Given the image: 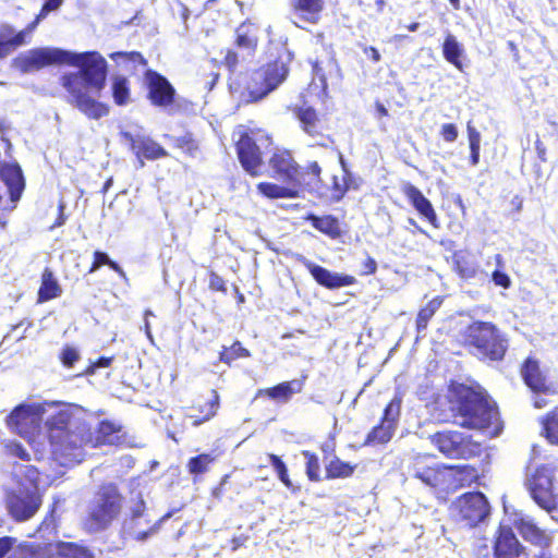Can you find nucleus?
<instances>
[{"label": "nucleus", "instance_id": "nucleus-1", "mask_svg": "<svg viewBox=\"0 0 558 558\" xmlns=\"http://www.w3.org/2000/svg\"><path fill=\"white\" fill-rule=\"evenodd\" d=\"M24 73L49 64L76 65L80 70L62 76V85L70 94L69 102L89 119L108 114V107L95 99L106 85L107 62L98 52L76 53L60 48H36L14 60Z\"/></svg>", "mask_w": 558, "mask_h": 558}, {"label": "nucleus", "instance_id": "nucleus-2", "mask_svg": "<svg viewBox=\"0 0 558 558\" xmlns=\"http://www.w3.org/2000/svg\"><path fill=\"white\" fill-rule=\"evenodd\" d=\"M50 408L57 409L46 418L52 459L62 466L81 463L93 442L83 410L74 405Z\"/></svg>", "mask_w": 558, "mask_h": 558}, {"label": "nucleus", "instance_id": "nucleus-3", "mask_svg": "<svg viewBox=\"0 0 558 558\" xmlns=\"http://www.w3.org/2000/svg\"><path fill=\"white\" fill-rule=\"evenodd\" d=\"M289 61L288 54L286 60L280 57L275 62L254 71L248 78L242 74L230 77V92L246 104L263 99L287 78Z\"/></svg>", "mask_w": 558, "mask_h": 558}, {"label": "nucleus", "instance_id": "nucleus-4", "mask_svg": "<svg viewBox=\"0 0 558 558\" xmlns=\"http://www.w3.org/2000/svg\"><path fill=\"white\" fill-rule=\"evenodd\" d=\"M452 410L457 412L456 423L465 428L484 429L498 421V412L488 396L466 386L456 391Z\"/></svg>", "mask_w": 558, "mask_h": 558}, {"label": "nucleus", "instance_id": "nucleus-5", "mask_svg": "<svg viewBox=\"0 0 558 558\" xmlns=\"http://www.w3.org/2000/svg\"><path fill=\"white\" fill-rule=\"evenodd\" d=\"M464 341L475 349L476 354L490 361L504 359L508 349V339L492 323L476 320L464 331Z\"/></svg>", "mask_w": 558, "mask_h": 558}, {"label": "nucleus", "instance_id": "nucleus-6", "mask_svg": "<svg viewBox=\"0 0 558 558\" xmlns=\"http://www.w3.org/2000/svg\"><path fill=\"white\" fill-rule=\"evenodd\" d=\"M121 506L118 488L112 484L101 486L88 504L85 529L90 533L106 530L120 513Z\"/></svg>", "mask_w": 558, "mask_h": 558}, {"label": "nucleus", "instance_id": "nucleus-7", "mask_svg": "<svg viewBox=\"0 0 558 558\" xmlns=\"http://www.w3.org/2000/svg\"><path fill=\"white\" fill-rule=\"evenodd\" d=\"M51 405L60 407L56 403L33 407L21 404L7 417V425L11 432L32 440L39 433L43 421L57 411L56 408H50Z\"/></svg>", "mask_w": 558, "mask_h": 558}, {"label": "nucleus", "instance_id": "nucleus-8", "mask_svg": "<svg viewBox=\"0 0 558 558\" xmlns=\"http://www.w3.org/2000/svg\"><path fill=\"white\" fill-rule=\"evenodd\" d=\"M7 508L16 521L31 519L40 507V498L35 483L27 478L17 482L15 487L7 490Z\"/></svg>", "mask_w": 558, "mask_h": 558}, {"label": "nucleus", "instance_id": "nucleus-9", "mask_svg": "<svg viewBox=\"0 0 558 558\" xmlns=\"http://www.w3.org/2000/svg\"><path fill=\"white\" fill-rule=\"evenodd\" d=\"M451 511L458 522L473 527L487 519L490 508L484 494L474 492L459 497L453 502Z\"/></svg>", "mask_w": 558, "mask_h": 558}, {"label": "nucleus", "instance_id": "nucleus-10", "mask_svg": "<svg viewBox=\"0 0 558 558\" xmlns=\"http://www.w3.org/2000/svg\"><path fill=\"white\" fill-rule=\"evenodd\" d=\"M526 486L533 500L541 508H551L558 502V484L555 481L554 470L543 465L527 477Z\"/></svg>", "mask_w": 558, "mask_h": 558}, {"label": "nucleus", "instance_id": "nucleus-11", "mask_svg": "<svg viewBox=\"0 0 558 558\" xmlns=\"http://www.w3.org/2000/svg\"><path fill=\"white\" fill-rule=\"evenodd\" d=\"M430 441L444 456L451 459H466L474 452L470 436L458 430L437 432L430 436Z\"/></svg>", "mask_w": 558, "mask_h": 558}, {"label": "nucleus", "instance_id": "nucleus-12", "mask_svg": "<svg viewBox=\"0 0 558 558\" xmlns=\"http://www.w3.org/2000/svg\"><path fill=\"white\" fill-rule=\"evenodd\" d=\"M130 512L131 517L125 521L124 524L125 532L134 539L141 542L146 541L151 534L156 533L161 522L170 518L169 513L163 515L158 521H156L153 526H149L148 531L140 529L137 526L138 520L144 519L146 525H149L153 521L149 511L146 509L145 501L141 496H138L136 500L132 501V505L130 506Z\"/></svg>", "mask_w": 558, "mask_h": 558}, {"label": "nucleus", "instance_id": "nucleus-13", "mask_svg": "<svg viewBox=\"0 0 558 558\" xmlns=\"http://www.w3.org/2000/svg\"><path fill=\"white\" fill-rule=\"evenodd\" d=\"M410 472L413 477L420 480L422 483L429 487L440 486L450 475L448 469H441L429 457L416 456L410 466Z\"/></svg>", "mask_w": 558, "mask_h": 558}, {"label": "nucleus", "instance_id": "nucleus-14", "mask_svg": "<svg viewBox=\"0 0 558 558\" xmlns=\"http://www.w3.org/2000/svg\"><path fill=\"white\" fill-rule=\"evenodd\" d=\"M269 163L279 180L289 185L302 186L304 174L289 151H275Z\"/></svg>", "mask_w": 558, "mask_h": 558}, {"label": "nucleus", "instance_id": "nucleus-15", "mask_svg": "<svg viewBox=\"0 0 558 558\" xmlns=\"http://www.w3.org/2000/svg\"><path fill=\"white\" fill-rule=\"evenodd\" d=\"M258 140L244 133L236 143L239 160L246 172L257 175L262 166V151Z\"/></svg>", "mask_w": 558, "mask_h": 558}, {"label": "nucleus", "instance_id": "nucleus-16", "mask_svg": "<svg viewBox=\"0 0 558 558\" xmlns=\"http://www.w3.org/2000/svg\"><path fill=\"white\" fill-rule=\"evenodd\" d=\"M145 83L148 87L149 99L154 105L166 107L173 101L175 90L165 76L156 71L147 70Z\"/></svg>", "mask_w": 558, "mask_h": 558}, {"label": "nucleus", "instance_id": "nucleus-17", "mask_svg": "<svg viewBox=\"0 0 558 558\" xmlns=\"http://www.w3.org/2000/svg\"><path fill=\"white\" fill-rule=\"evenodd\" d=\"M324 9V0H290V21L303 28L301 23L316 24Z\"/></svg>", "mask_w": 558, "mask_h": 558}, {"label": "nucleus", "instance_id": "nucleus-18", "mask_svg": "<svg viewBox=\"0 0 558 558\" xmlns=\"http://www.w3.org/2000/svg\"><path fill=\"white\" fill-rule=\"evenodd\" d=\"M302 264L306 267V269L311 272L313 278L325 288L328 289H337L341 287L351 286L355 282L354 277L349 275H340L338 272H332L327 268H324L319 265H316L308 260L305 257L300 259Z\"/></svg>", "mask_w": 558, "mask_h": 558}, {"label": "nucleus", "instance_id": "nucleus-19", "mask_svg": "<svg viewBox=\"0 0 558 558\" xmlns=\"http://www.w3.org/2000/svg\"><path fill=\"white\" fill-rule=\"evenodd\" d=\"M121 135L130 143L131 149L137 157L143 156L146 159L156 160L168 156L167 150L149 137L134 135L130 132H122Z\"/></svg>", "mask_w": 558, "mask_h": 558}, {"label": "nucleus", "instance_id": "nucleus-20", "mask_svg": "<svg viewBox=\"0 0 558 558\" xmlns=\"http://www.w3.org/2000/svg\"><path fill=\"white\" fill-rule=\"evenodd\" d=\"M525 553V548L520 545L511 527L500 525L495 543L496 558H522Z\"/></svg>", "mask_w": 558, "mask_h": 558}, {"label": "nucleus", "instance_id": "nucleus-21", "mask_svg": "<svg viewBox=\"0 0 558 558\" xmlns=\"http://www.w3.org/2000/svg\"><path fill=\"white\" fill-rule=\"evenodd\" d=\"M0 179L8 186L11 201H19L23 190L25 189V180L21 167L17 163L1 165Z\"/></svg>", "mask_w": 558, "mask_h": 558}, {"label": "nucleus", "instance_id": "nucleus-22", "mask_svg": "<svg viewBox=\"0 0 558 558\" xmlns=\"http://www.w3.org/2000/svg\"><path fill=\"white\" fill-rule=\"evenodd\" d=\"M403 192L413 207L425 217L434 227L437 225V215L432 203L423 195V193L413 184L407 183Z\"/></svg>", "mask_w": 558, "mask_h": 558}, {"label": "nucleus", "instance_id": "nucleus-23", "mask_svg": "<svg viewBox=\"0 0 558 558\" xmlns=\"http://www.w3.org/2000/svg\"><path fill=\"white\" fill-rule=\"evenodd\" d=\"M522 376L525 384L534 392H550V386L547 384L546 378L543 376L537 361L527 359L522 367Z\"/></svg>", "mask_w": 558, "mask_h": 558}, {"label": "nucleus", "instance_id": "nucleus-24", "mask_svg": "<svg viewBox=\"0 0 558 558\" xmlns=\"http://www.w3.org/2000/svg\"><path fill=\"white\" fill-rule=\"evenodd\" d=\"M47 545L36 542H22L10 548L9 558H48Z\"/></svg>", "mask_w": 558, "mask_h": 558}, {"label": "nucleus", "instance_id": "nucleus-25", "mask_svg": "<svg viewBox=\"0 0 558 558\" xmlns=\"http://www.w3.org/2000/svg\"><path fill=\"white\" fill-rule=\"evenodd\" d=\"M442 54L444 58L454 65L458 70H463V64L461 58L464 54L463 46L458 41L456 36L452 34H447L444 44H442Z\"/></svg>", "mask_w": 558, "mask_h": 558}, {"label": "nucleus", "instance_id": "nucleus-26", "mask_svg": "<svg viewBox=\"0 0 558 558\" xmlns=\"http://www.w3.org/2000/svg\"><path fill=\"white\" fill-rule=\"evenodd\" d=\"M306 220H308L315 229L331 239H337L341 235L339 220L333 216L327 215L319 217L312 214L307 216Z\"/></svg>", "mask_w": 558, "mask_h": 558}, {"label": "nucleus", "instance_id": "nucleus-27", "mask_svg": "<svg viewBox=\"0 0 558 558\" xmlns=\"http://www.w3.org/2000/svg\"><path fill=\"white\" fill-rule=\"evenodd\" d=\"M62 289L58 283L53 272L46 268L41 276V286L38 291V302H46L60 296Z\"/></svg>", "mask_w": 558, "mask_h": 558}, {"label": "nucleus", "instance_id": "nucleus-28", "mask_svg": "<svg viewBox=\"0 0 558 558\" xmlns=\"http://www.w3.org/2000/svg\"><path fill=\"white\" fill-rule=\"evenodd\" d=\"M119 432L120 428L110 422L104 421L99 423L98 428L96 430V436H93V442H90V448H95L106 444H117L119 440Z\"/></svg>", "mask_w": 558, "mask_h": 558}, {"label": "nucleus", "instance_id": "nucleus-29", "mask_svg": "<svg viewBox=\"0 0 558 558\" xmlns=\"http://www.w3.org/2000/svg\"><path fill=\"white\" fill-rule=\"evenodd\" d=\"M296 116L305 133L313 137L320 134V123L315 109L312 107L300 108Z\"/></svg>", "mask_w": 558, "mask_h": 558}, {"label": "nucleus", "instance_id": "nucleus-30", "mask_svg": "<svg viewBox=\"0 0 558 558\" xmlns=\"http://www.w3.org/2000/svg\"><path fill=\"white\" fill-rule=\"evenodd\" d=\"M258 191L270 198H294L298 196V187L289 185L281 186L275 183H259Z\"/></svg>", "mask_w": 558, "mask_h": 558}, {"label": "nucleus", "instance_id": "nucleus-31", "mask_svg": "<svg viewBox=\"0 0 558 558\" xmlns=\"http://www.w3.org/2000/svg\"><path fill=\"white\" fill-rule=\"evenodd\" d=\"M302 389L299 380L284 381L266 390V395L275 400L288 401L294 392Z\"/></svg>", "mask_w": 558, "mask_h": 558}, {"label": "nucleus", "instance_id": "nucleus-32", "mask_svg": "<svg viewBox=\"0 0 558 558\" xmlns=\"http://www.w3.org/2000/svg\"><path fill=\"white\" fill-rule=\"evenodd\" d=\"M442 298L436 296L430 300L425 307H423L416 318V329L418 333H422L428 325L429 319L435 315L442 304Z\"/></svg>", "mask_w": 558, "mask_h": 558}, {"label": "nucleus", "instance_id": "nucleus-33", "mask_svg": "<svg viewBox=\"0 0 558 558\" xmlns=\"http://www.w3.org/2000/svg\"><path fill=\"white\" fill-rule=\"evenodd\" d=\"M393 433V426L381 422L368 433L365 445L386 444L391 439Z\"/></svg>", "mask_w": 558, "mask_h": 558}, {"label": "nucleus", "instance_id": "nucleus-34", "mask_svg": "<svg viewBox=\"0 0 558 558\" xmlns=\"http://www.w3.org/2000/svg\"><path fill=\"white\" fill-rule=\"evenodd\" d=\"M56 547L60 558H93L86 548L73 543H59Z\"/></svg>", "mask_w": 558, "mask_h": 558}, {"label": "nucleus", "instance_id": "nucleus-35", "mask_svg": "<svg viewBox=\"0 0 558 558\" xmlns=\"http://www.w3.org/2000/svg\"><path fill=\"white\" fill-rule=\"evenodd\" d=\"M112 96L119 106L126 105L130 97L128 80L123 76H116L112 82Z\"/></svg>", "mask_w": 558, "mask_h": 558}, {"label": "nucleus", "instance_id": "nucleus-36", "mask_svg": "<svg viewBox=\"0 0 558 558\" xmlns=\"http://www.w3.org/2000/svg\"><path fill=\"white\" fill-rule=\"evenodd\" d=\"M353 465L348 462H343L338 458L332 459L326 466L327 476L330 478L336 477H349L354 471Z\"/></svg>", "mask_w": 558, "mask_h": 558}, {"label": "nucleus", "instance_id": "nucleus-37", "mask_svg": "<svg viewBox=\"0 0 558 558\" xmlns=\"http://www.w3.org/2000/svg\"><path fill=\"white\" fill-rule=\"evenodd\" d=\"M216 460L210 453H202L193 457L187 462V469L191 474L198 475L207 472L208 466Z\"/></svg>", "mask_w": 558, "mask_h": 558}, {"label": "nucleus", "instance_id": "nucleus-38", "mask_svg": "<svg viewBox=\"0 0 558 558\" xmlns=\"http://www.w3.org/2000/svg\"><path fill=\"white\" fill-rule=\"evenodd\" d=\"M543 427L546 438L555 445H558V407H556L543 421Z\"/></svg>", "mask_w": 558, "mask_h": 558}, {"label": "nucleus", "instance_id": "nucleus-39", "mask_svg": "<svg viewBox=\"0 0 558 558\" xmlns=\"http://www.w3.org/2000/svg\"><path fill=\"white\" fill-rule=\"evenodd\" d=\"M250 356V351L242 347L241 342L235 341L230 348L223 347V351L220 352V361L230 364L238 357Z\"/></svg>", "mask_w": 558, "mask_h": 558}, {"label": "nucleus", "instance_id": "nucleus-40", "mask_svg": "<svg viewBox=\"0 0 558 558\" xmlns=\"http://www.w3.org/2000/svg\"><path fill=\"white\" fill-rule=\"evenodd\" d=\"M519 531L526 541H530L534 544H541V542L544 539L543 532L530 521L522 519L519 525Z\"/></svg>", "mask_w": 558, "mask_h": 558}, {"label": "nucleus", "instance_id": "nucleus-41", "mask_svg": "<svg viewBox=\"0 0 558 558\" xmlns=\"http://www.w3.org/2000/svg\"><path fill=\"white\" fill-rule=\"evenodd\" d=\"M401 399L395 397L386 407L381 422L387 423L396 428V423L400 415Z\"/></svg>", "mask_w": 558, "mask_h": 558}, {"label": "nucleus", "instance_id": "nucleus-42", "mask_svg": "<svg viewBox=\"0 0 558 558\" xmlns=\"http://www.w3.org/2000/svg\"><path fill=\"white\" fill-rule=\"evenodd\" d=\"M102 265H108L111 269L123 274L121 267L116 262L111 260L107 253L96 251L94 253V263L92 265L90 272L96 271Z\"/></svg>", "mask_w": 558, "mask_h": 558}, {"label": "nucleus", "instance_id": "nucleus-43", "mask_svg": "<svg viewBox=\"0 0 558 558\" xmlns=\"http://www.w3.org/2000/svg\"><path fill=\"white\" fill-rule=\"evenodd\" d=\"M268 459L274 466L275 471L277 472V475L279 480L287 486L291 487V481L288 476V469L284 464V462L276 454H268Z\"/></svg>", "mask_w": 558, "mask_h": 558}, {"label": "nucleus", "instance_id": "nucleus-44", "mask_svg": "<svg viewBox=\"0 0 558 558\" xmlns=\"http://www.w3.org/2000/svg\"><path fill=\"white\" fill-rule=\"evenodd\" d=\"M303 456L306 458V474L311 481L319 480V462L317 456L310 451H303Z\"/></svg>", "mask_w": 558, "mask_h": 558}, {"label": "nucleus", "instance_id": "nucleus-45", "mask_svg": "<svg viewBox=\"0 0 558 558\" xmlns=\"http://www.w3.org/2000/svg\"><path fill=\"white\" fill-rule=\"evenodd\" d=\"M304 174L302 185H312L319 181L322 169L316 161L311 162L305 169H301Z\"/></svg>", "mask_w": 558, "mask_h": 558}, {"label": "nucleus", "instance_id": "nucleus-46", "mask_svg": "<svg viewBox=\"0 0 558 558\" xmlns=\"http://www.w3.org/2000/svg\"><path fill=\"white\" fill-rule=\"evenodd\" d=\"M211 395H213V398L210 399V401L207 404L208 410H207L205 416L202 420H195L193 423L194 426H198L203 422L208 421L216 415L217 410L219 408V395L216 390H211Z\"/></svg>", "mask_w": 558, "mask_h": 558}, {"label": "nucleus", "instance_id": "nucleus-47", "mask_svg": "<svg viewBox=\"0 0 558 558\" xmlns=\"http://www.w3.org/2000/svg\"><path fill=\"white\" fill-rule=\"evenodd\" d=\"M78 359L80 354L77 350L72 347H66L61 353V361L66 367H72Z\"/></svg>", "mask_w": 558, "mask_h": 558}, {"label": "nucleus", "instance_id": "nucleus-48", "mask_svg": "<svg viewBox=\"0 0 558 558\" xmlns=\"http://www.w3.org/2000/svg\"><path fill=\"white\" fill-rule=\"evenodd\" d=\"M492 280L496 286H499L504 289H508L511 286L510 277L499 269L493 271Z\"/></svg>", "mask_w": 558, "mask_h": 558}, {"label": "nucleus", "instance_id": "nucleus-49", "mask_svg": "<svg viewBox=\"0 0 558 558\" xmlns=\"http://www.w3.org/2000/svg\"><path fill=\"white\" fill-rule=\"evenodd\" d=\"M440 134L446 142L452 143L458 138V129L452 123H446L442 125Z\"/></svg>", "mask_w": 558, "mask_h": 558}, {"label": "nucleus", "instance_id": "nucleus-50", "mask_svg": "<svg viewBox=\"0 0 558 558\" xmlns=\"http://www.w3.org/2000/svg\"><path fill=\"white\" fill-rule=\"evenodd\" d=\"M236 45L240 48L253 49L255 47V40L242 32V27L236 31Z\"/></svg>", "mask_w": 558, "mask_h": 558}, {"label": "nucleus", "instance_id": "nucleus-51", "mask_svg": "<svg viewBox=\"0 0 558 558\" xmlns=\"http://www.w3.org/2000/svg\"><path fill=\"white\" fill-rule=\"evenodd\" d=\"M62 3L63 0H46L39 12V19H45L49 12L58 10Z\"/></svg>", "mask_w": 558, "mask_h": 558}, {"label": "nucleus", "instance_id": "nucleus-52", "mask_svg": "<svg viewBox=\"0 0 558 558\" xmlns=\"http://www.w3.org/2000/svg\"><path fill=\"white\" fill-rule=\"evenodd\" d=\"M8 448L11 454L19 457L22 460H29V453L21 444L12 442L8 446Z\"/></svg>", "mask_w": 558, "mask_h": 558}, {"label": "nucleus", "instance_id": "nucleus-53", "mask_svg": "<svg viewBox=\"0 0 558 558\" xmlns=\"http://www.w3.org/2000/svg\"><path fill=\"white\" fill-rule=\"evenodd\" d=\"M468 136L470 147H481V134L480 132L471 125V122L468 123Z\"/></svg>", "mask_w": 558, "mask_h": 558}, {"label": "nucleus", "instance_id": "nucleus-54", "mask_svg": "<svg viewBox=\"0 0 558 558\" xmlns=\"http://www.w3.org/2000/svg\"><path fill=\"white\" fill-rule=\"evenodd\" d=\"M225 63L228 66V69L230 70V72H231V76L230 77L239 75V74L234 73V69H235V66L238 64V54L234 51L229 50L227 52V56L225 58Z\"/></svg>", "mask_w": 558, "mask_h": 558}, {"label": "nucleus", "instance_id": "nucleus-55", "mask_svg": "<svg viewBox=\"0 0 558 558\" xmlns=\"http://www.w3.org/2000/svg\"><path fill=\"white\" fill-rule=\"evenodd\" d=\"M15 542V538H12L10 536H4L0 538V558H3L7 554L10 555V548H12V545Z\"/></svg>", "mask_w": 558, "mask_h": 558}, {"label": "nucleus", "instance_id": "nucleus-56", "mask_svg": "<svg viewBox=\"0 0 558 558\" xmlns=\"http://www.w3.org/2000/svg\"><path fill=\"white\" fill-rule=\"evenodd\" d=\"M377 269V263L373 257H367L363 263L361 275H372Z\"/></svg>", "mask_w": 558, "mask_h": 558}, {"label": "nucleus", "instance_id": "nucleus-57", "mask_svg": "<svg viewBox=\"0 0 558 558\" xmlns=\"http://www.w3.org/2000/svg\"><path fill=\"white\" fill-rule=\"evenodd\" d=\"M209 287L216 291H223L225 290V281L220 276L213 272L209 278Z\"/></svg>", "mask_w": 558, "mask_h": 558}, {"label": "nucleus", "instance_id": "nucleus-58", "mask_svg": "<svg viewBox=\"0 0 558 558\" xmlns=\"http://www.w3.org/2000/svg\"><path fill=\"white\" fill-rule=\"evenodd\" d=\"M122 56H126L132 61H138L140 63H142L144 65L146 64V60L138 52H131V53L117 52V53H113L111 56V58L114 59L116 57H122Z\"/></svg>", "mask_w": 558, "mask_h": 558}, {"label": "nucleus", "instance_id": "nucleus-59", "mask_svg": "<svg viewBox=\"0 0 558 558\" xmlns=\"http://www.w3.org/2000/svg\"><path fill=\"white\" fill-rule=\"evenodd\" d=\"M28 34L23 29L20 33H17L12 39L8 40L9 44L12 45V49L22 46L25 43V37Z\"/></svg>", "mask_w": 558, "mask_h": 558}, {"label": "nucleus", "instance_id": "nucleus-60", "mask_svg": "<svg viewBox=\"0 0 558 558\" xmlns=\"http://www.w3.org/2000/svg\"><path fill=\"white\" fill-rule=\"evenodd\" d=\"M64 208H65V204L63 202H60L59 206H58L59 216H58L56 222L52 225L51 229L61 227L65 223L66 217L64 215Z\"/></svg>", "mask_w": 558, "mask_h": 558}, {"label": "nucleus", "instance_id": "nucleus-61", "mask_svg": "<svg viewBox=\"0 0 558 558\" xmlns=\"http://www.w3.org/2000/svg\"><path fill=\"white\" fill-rule=\"evenodd\" d=\"M363 52L371 58L374 62L380 61V53L375 47H363Z\"/></svg>", "mask_w": 558, "mask_h": 558}, {"label": "nucleus", "instance_id": "nucleus-62", "mask_svg": "<svg viewBox=\"0 0 558 558\" xmlns=\"http://www.w3.org/2000/svg\"><path fill=\"white\" fill-rule=\"evenodd\" d=\"M149 316H154L153 312L150 310H146L145 311V317H144V328H145V333L147 336V338L153 342V335H151V331H150V324L148 322V317Z\"/></svg>", "mask_w": 558, "mask_h": 558}, {"label": "nucleus", "instance_id": "nucleus-63", "mask_svg": "<svg viewBox=\"0 0 558 558\" xmlns=\"http://www.w3.org/2000/svg\"><path fill=\"white\" fill-rule=\"evenodd\" d=\"M480 149L481 147H470L471 156L470 161L472 166H477L480 162Z\"/></svg>", "mask_w": 558, "mask_h": 558}, {"label": "nucleus", "instance_id": "nucleus-64", "mask_svg": "<svg viewBox=\"0 0 558 558\" xmlns=\"http://www.w3.org/2000/svg\"><path fill=\"white\" fill-rule=\"evenodd\" d=\"M550 518L558 523V502L554 504V507L551 508H543Z\"/></svg>", "mask_w": 558, "mask_h": 558}]
</instances>
